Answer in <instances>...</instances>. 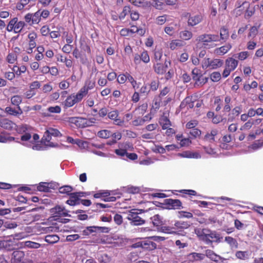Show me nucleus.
<instances>
[{
    "mask_svg": "<svg viewBox=\"0 0 263 263\" xmlns=\"http://www.w3.org/2000/svg\"><path fill=\"white\" fill-rule=\"evenodd\" d=\"M177 155L182 158H187L198 159L201 158V156L199 153L189 151H184L181 153H178Z\"/></svg>",
    "mask_w": 263,
    "mask_h": 263,
    "instance_id": "f3484780",
    "label": "nucleus"
},
{
    "mask_svg": "<svg viewBox=\"0 0 263 263\" xmlns=\"http://www.w3.org/2000/svg\"><path fill=\"white\" fill-rule=\"evenodd\" d=\"M51 140V136L49 134H47V131L46 130L42 138L41 142L45 146L50 147H54L58 145L57 143H53Z\"/></svg>",
    "mask_w": 263,
    "mask_h": 263,
    "instance_id": "4468645a",
    "label": "nucleus"
},
{
    "mask_svg": "<svg viewBox=\"0 0 263 263\" xmlns=\"http://www.w3.org/2000/svg\"><path fill=\"white\" fill-rule=\"evenodd\" d=\"M196 41L202 43L204 47L210 48L216 46L213 42L219 41L220 39L218 34H203L198 36Z\"/></svg>",
    "mask_w": 263,
    "mask_h": 263,
    "instance_id": "f03ea898",
    "label": "nucleus"
},
{
    "mask_svg": "<svg viewBox=\"0 0 263 263\" xmlns=\"http://www.w3.org/2000/svg\"><path fill=\"white\" fill-rule=\"evenodd\" d=\"M206 253L204 254L193 252L187 255V260L181 263H196V261L202 260L205 258Z\"/></svg>",
    "mask_w": 263,
    "mask_h": 263,
    "instance_id": "9d476101",
    "label": "nucleus"
},
{
    "mask_svg": "<svg viewBox=\"0 0 263 263\" xmlns=\"http://www.w3.org/2000/svg\"><path fill=\"white\" fill-rule=\"evenodd\" d=\"M128 74H121L117 77V81L120 84H124L127 80H128Z\"/></svg>",
    "mask_w": 263,
    "mask_h": 263,
    "instance_id": "69168bd1",
    "label": "nucleus"
},
{
    "mask_svg": "<svg viewBox=\"0 0 263 263\" xmlns=\"http://www.w3.org/2000/svg\"><path fill=\"white\" fill-rule=\"evenodd\" d=\"M17 55L14 52L9 53L6 58L7 61L10 64H13L16 61Z\"/></svg>",
    "mask_w": 263,
    "mask_h": 263,
    "instance_id": "09e8293b",
    "label": "nucleus"
},
{
    "mask_svg": "<svg viewBox=\"0 0 263 263\" xmlns=\"http://www.w3.org/2000/svg\"><path fill=\"white\" fill-rule=\"evenodd\" d=\"M136 210H132L127 214L126 218L129 220L132 226H139L143 224L145 221L139 216Z\"/></svg>",
    "mask_w": 263,
    "mask_h": 263,
    "instance_id": "0eeeda50",
    "label": "nucleus"
},
{
    "mask_svg": "<svg viewBox=\"0 0 263 263\" xmlns=\"http://www.w3.org/2000/svg\"><path fill=\"white\" fill-rule=\"evenodd\" d=\"M202 17L201 15H190L187 21L189 26H194L201 22Z\"/></svg>",
    "mask_w": 263,
    "mask_h": 263,
    "instance_id": "dca6fc26",
    "label": "nucleus"
},
{
    "mask_svg": "<svg viewBox=\"0 0 263 263\" xmlns=\"http://www.w3.org/2000/svg\"><path fill=\"white\" fill-rule=\"evenodd\" d=\"M185 45V43L182 40H174L170 42L169 47L172 50H175L177 48L183 47Z\"/></svg>",
    "mask_w": 263,
    "mask_h": 263,
    "instance_id": "412c9836",
    "label": "nucleus"
},
{
    "mask_svg": "<svg viewBox=\"0 0 263 263\" xmlns=\"http://www.w3.org/2000/svg\"><path fill=\"white\" fill-rule=\"evenodd\" d=\"M17 132L22 135L21 141L18 142L26 147H31L40 139L39 136L36 134H33L32 138L31 137L33 134L32 128L27 125H22L18 126Z\"/></svg>",
    "mask_w": 263,
    "mask_h": 263,
    "instance_id": "f257e3e1",
    "label": "nucleus"
},
{
    "mask_svg": "<svg viewBox=\"0 0 263 263\" xmlns=\"http://www.w3.org/2000/svg\"><path fill=\"white\" fill-rule=\"evenodd\" d=\"M140 60L145 63H147L150 61L149 55L146 51H143L140 54Z\"/></svg>",
    "mask_w": 263,
    "mask_h": 263,
    "instance_id": "bf43d9fd",
    "label": "nucleus"
},
{
    "mask_svg": "<svg viewBox=\"0 0 263 263\" xmlns=\"http://www.w3.org/2000/svg\"><path fill=\"white\" fill-rule=\"evenodd\" d=\"M210 79L213 82H218L221 79V74L219 72H213L211 74Z\"/></svg>",
    "mask_w": 263,
    "mask_h": 263,
    "instance_id": "4d7b16f0",
    "label": "nucleus"
},
{
    "mask_svg": "<svg viewBox=\"0 0 263 263\" xmlns=\"http://www.w3.org/2000/svg\"><path fill=\"white\" fill-rule=\"evenodd\" d=\"M108 118L113 121L114 124L119 126H124V120L119 116L118 110H115L109 112L107 114Z\"/></svg>",
    "mask_w": 263,
    "mask_h": 263,
    "instance_id": "1a4fd4ad",
    "label": "nucleus"
},
{
    "mask_svg": "<svg viewBox=\"0 0 263 263\" xmlns=\"http://www.w3.org/2000/svg\"><path fill=\"white\" fill-rule=\"evenodd\" d=\"M192 76L194 81L196 82L199 81L200 78L202 76V72L199 69L195 68L192 70Z\"/></svg>",
    "mask_w": 263,
    "mask_h": 263,
    "instance_id": "c9c22d12",
    "label": "nucleus"
},
{
    "mask_svg": "<svg viewBox=\"0 0 263 263\" xmlns=\"http://www.w3.org/2000/svg\"><path fill=\"white\" fill-rule=\"evenodd\" d=\"M237 60L233 58H229L226 60L225 68L222 73V77L224 78L228 77L231 72L234 70L238 65Z\"/></svg>",
    "mask_w": 263,
    "mask_h": 263,
    "instance_id": "423d86ee",
    "label": "nucleus"
},
{
    "mask_svg": "<svg viewBox=\"0 0 263 263\" xmlns=\"http://www.w3.org/2000/svg\"><path fill=\"white\" fill-rule=\"evenodd\" d=\"M203 149L206 153L213 157H216L217 155L216 150L214 148H213L211 147L204 146Z\"/></svg>",
    "mask_w": 263,
    "mask_h": 263,
    "instance_id": "13d9d810",
    "label": "nucleus"
},
{
    "mask_svg": "<svg viewBox=\"0 0 263 263\" xmlns=\"http://www.w3.org/2000/svg\"><path fill=\"white\" fill-rule=\"evenodd\" d=\"M232 48V46L230 44L225 45L219 48L215 49L214 53L219 55H222L227 53Z\"/></svg>",
    "mask_w": 263,
    "mask_h": 263,
    "instance_id": "6ab92c4d",
    "label": "nucleus"
},
{
    "mask_svg": "<svg viewBox=\"0 0 263 263\" xmlns=\"http://www.w3.org/2000/svg\"><path fill=\"white\" fill-rule=\"evenodd\" d=\"M224 241L229 245L231 249L238 248V242L235 238L230 236H227L224 238Z\"/></svg>",
    "mask_w": 263,
    "mask_h": 263,
    "instance_id": "bb28decb",
    "label": "nucleus"
},
{
    "mask_svg": "<svg viewBox=\"0 0 263 263\" xmlns=\"http://www.w3.org/2000/svg\"><path fill=\"white\" fill-rule=\"evenodd\" d=\"M47 110L51 113L59 114L61 111V108L58 105L50 106L47 108Z\"/></svg>",
    "mask_w": 263,
    "mask_h": 263,
    "instance_id": "338daca9",
    "label": "nucleus"
},
{
    "mask_svg": "<svg viewBox=\"0 0 263 263\" xmlns=\"http://www.w3.org/2000/svg\"><path fill=\"white\" fill-rule=\"evenodd\" d=\"M253 125V121L250 119L247 122H246L240 128V130H247L250 129Z\"/></svg>",
    "mask_w": 263,
    "mask_h": 263,
    "instance_id": "5fc2aeb1",
    "label": "nucleus"
},
{
    "mask_svg": "<svg viewBox=\"0 0 263 263\" xmlns=\"http://www.w3.org/2000/svg\"><path fill=\"white\" fill-rule=\"evenodd\" d=\"M82 126H90L96 123V119L95 118H91L88 120L83 118Z\"/></svg>",
    "mask_w": 263,
    "mask_h": 263,
    "instance_id": "49530a36",
    "label": "nucleus"
},
{
    "mask_svg": "<svg viewBox=\"0 0 263 263\" xmlns=\"http://www.w3.org/2000/svg\"><path fill=\"white\" fill-rule=\"evenodd\" d=\"M218 134V131L217 129H212L210 132H208L204 135L203 140L205 142L213 143L216 142V140L217 139Z\"/></svg>",
    "mask_w": 263,
    "mask_h": 263,
    "instance_id": "ddd939ff",
    "label": "nucleus"
},
{
    "mask_svg": "<svg viewBox=\"0 0 263 263\" xmlns=\"http://www.w3.org/2000/svg\"><path fill=\"white\" fill-rule=\"evenodd\" d=\"M177 24L176 23H171L164 28V32L170 36H172L175 32L176 27Z\"/></svg>",
    "mask_w": 263,
    "mask_h": 263,
    "instance_id": "393cba45",
    "label": "nucleus"
},
{
    "mask_svg": "<svg viewBox=\"0 0 263 263\" xmlns=\"http://www.w3.org/2000/svg\"><path fill=\"white\" fill-rule=\"evenodd\" d=\"M22 101V96L19 95H15L11 98V103L14 105L17 106V107L20 106L19 105L21 104Z\"/></svg>",
    "mask_w": 263,
    "mask_h": 263,
    "instance_id": "a19ab883",
    "label": "nucleus"
},
{
    "mask_svg": "<svg viewBox=\"0 0 263 263\" xmlns=\"http://www.w3.org/2000/svg\"><path fill=\"white\" fill-rule=\"evenodd\" d=\"M50 211L54 217L68 216V211L64 206L61 205H57L51 209Z\"/></svg>",
    "mask_w": 263,
    "mask_h": 263,
    "instance_id": "9b49d317",
    "label": "nucleus"
},
{
    "mask_svg": "<svg viewBox=\"0 0 263 263\" xmlns=\"http://www.w3.org/2000/svg\"><path fill=\"white\" fill-rule=\"evenodd\" d=\"M163 57L162 49H156L154 51V63L160 62Z\"/></svg>",
    "mask_w": 263,
    "mask_h": 263,
    "instance_id": "f704fd0d",
    "label": "nucleus"
},
{
    "mask_svg": "<svg viewBox=\"0 0 263 263\" xmlns=\"http://www.w3.org/2000/svg\"><path fill=\"white\" fill-rule=\"evenodd\" d=\"M72 190V188L69 185H64L59 188V191L61 194H69Z\"/></svg>",
    "mask_w": 263,
    "mask_h": 263,
    "instance_id": "8fccbe9b",
    "label": "nucleus"
},
{
    "mask_svg": "<svg viewBox=\"0 0 263 263\" xmlns=\"http://www.w3.org/2000/svg\"><path fill=\"white\" fill-rule=\"evenodd\" d=\"M58 30L52 31L50 32V37L52 39H55L60 36V32L62 30H64V28L62 26H58L57 27Z\"/></svg>",
    "mask_w": 263,
    "mask_h": 263,
    "instance_id": "de8ad7c7",
    "label": "nucleus"
},
{
    "mask_svg": "<svg viewBox=\"0 0 263 263\" xmlns=\"http://www.w3.org/2000/svg\"><path fill=\"white\" fill-rule=\"evenodd\" d=\"M111 132L108 130L104 129L98 132L97 136L99 137L106 139L110 137Z\"/></svg>",
    "mask_w": 263,
    "mask_h": 263,
    "instance_id": "ea45409f",
    "label": "nucleus"
},
{
    "mask_svg": "<svg viewBox=\"0 0 263 263\" xmlns=\"http://www.w3.org/2000/svg\"><path fill=\"white\" fill-rule=\"evenodd\" d=\"M83 118L80 117H70L68 119L69 123L74 124L77 126H82Z\"/></svg>",
    "mask_w": 263,
    "mask_h": 263,
    "instance_id": "2f4dec72",
    "label": "nucleus"
},
{
    "mask_svg": "<svg viewBox=\"0 0 263 263\" xmlns=\"http://www.w3.org/2000/svg\"><path fill=\"white\" fill-rule=\"evenodd\" d=\"M206 256L217 263H227V259L215 254L211 250H206Z\"/></svg>",
    "mask_w": 263,
    "mask_h": 263,
    "instance_id": "f8f14e48",
    "label": "nucleus"
},
{
    "mask_svg": "<svg viewBox=\"0 0 263 263\" xmlns=\"http://www.w3.org/2000/svg\"><path fill=\"white\" fill-rule=\"evenodd\" d=\"M158 230L159 231L166 234H173L176 232L175 228L163 226L162 224L158 228Z\"/></svg>",
    "mask_w": 263,
    "mask_h": 263,
    "instance_id": "a878e982",
    "label": "nucleus"
},
{
    "mask_svg": "<svg viewBox=\"0 0 263 263\" xmlns=\"http://www.w3.org/2000/svg\"><path fill=\"white\" fill-rule=\"evenodd\" d=\"M13 70L15 72V74L19 76L26 72L27 68L24 65H22L20 67L15 66H14Z\"/></svg>",
    "mask_w": 263,
    "mask_h": 263,
    "instance_id": "e433bc0d",
    "label": "nucleus"
},
{
    "mask_svg": "<svg viewBox=\"0 0 263 263\" xmlns=\"http://www.w3.org/2000/svg\"><path fill=\"white\" fill-rule=\"evenodd\" d=\"M41 86V84L39 81H35L29 84V87L37 92V89L40 88Z\"/></svg>",
    "mask_w": 263,
    "mask_h": 263,
    "instance_id": "0e129e2a",
    "label": "nucleus"
},
{
    "mask_svg": "<svg viewBox=\"0 0 263 263\" xmlns=\"http://www.w3.org/2000/svg\"><path fill=\"white\" fill-rule=\"evenodd\" d=\"M26 25L25 22L22 21H18L16 17L11 18L6 27V30L8 32L13 31L15 33H18L22 31Z\"/></svg>",
    "mask_w": 263,
    "mask_h": 263,
    "instance_id": "7ed1b4c3",
    "label": "nucleus"
},
{
    "mask_svg": "<svg viewBox=\"0 0 263 263\" xmlns=\"http://www.w3.org/2000/svg\"><path fill=\"white\" fill-rule=\"evenodd\" d=\"M263 146V140H258L254 142L249 147V151L252 152V151H256Z\"/></svg>",
    "mask_w": 263,
    "mask_h": 263,
    "instance_id": "cd10ccee",
    "label": "nucleus"
},
{
    "mask_svg": "<svg viewBox=\"0 0 263 263\" xmlns=\"http://www.w3.org/2000/svg\"><path fill=\"white\" fill-rule=\"evenodd\" d=\"M98 259L101 263H108L110 261L109 257L106 254L101 255Z\"/></svg>",
    "mask_w": 263,
    "mask_h": 263,
    "instance_id": "774afa93",
    "label": "nucleus"
},
{
    "mask_svg": "<svg viewBox=\"0 0 263 263\" xmlns=\"http://www.w3.org/2000/svg\"><path fill=\"white\" fill-rule=\"evenodd\" d=\"M250 253L248 251H237L235 253L236 257L240 259L245 260L249 257Z\"/></svg>",
    "mask_w": 263,
    "mask_h": 263,
    "instance_id": "7c9ffc66",
    "label": "nucleus"
},
{
    "mask_svg": "<svg viewBox=\"0 0 263 263\" xmlns=\"http://www.w3.org/2000/svg\"><path fill=\"white\" fill-rule=\"evenodd\" d=\"M5 111L8 114L15 116L21 115L23 113L22 110L20 106L17 107L16 109L11 107H6Z\"/></svg>",
    "mask_w": 263,
    "mask_h": 263,
    "instance_id": "5701e85b",
    "label": "nucleus"
},
{
    "mask_svg": "<svg viewBox=\"0 0 263 263\" xmlns=\"http://www.w3.org/2000/svg\"><path fill=\"white\" fill-rule=\"evenodd\" d=\"M47 134H49L50 136L54 137H61L62 136V134L61 133L55 128H49L47 129Z\"/></svg>",
    "mask_w": 263,
    "mask_h": 263,
    "instance_id": "a18cd8bd",
    "label": "nucleus"
},
{
    "mask_svg": "<svg viewBox=\"0 0 263 263\" xmlns=\"http://www.w3.org/2000/svg\"><path fill=\"white\" fill-rule=\"evenodd\" d=\"M37 38V34L35 32L32 31L30 32L28 35V39L29 41V46L31 48H34L36 45L35 40Z\"/></svg>",
    "mask_w": 263,
    "mask_h": 263,
    "instance_id": "4be33fe9",
    "label": "nucleus"
},
{
    "mask_svg": "<svg viewBox=\"0 0 263 263\" xmlns=\"http://www.w3.org/2000/svg\"><path fill=\"white\" fill-rule=\"evenodd\" d=\"M171 61L165 60L164 63L160 62L154 63L153 68L154 71L159 75L164 74L167 70L168 65H171Z\"/></svg>",
    "mask_w": 263,
    "mask_h": 263,
    "instance_id": "6e6552de",
    "label": "nucleus"
},
{
    "mask_svg": "<svg viewBox=\"0 0 263 263\" xmlns=\"http://www.w3.org/2000/svg\"><path fill=\"white\" fill-rule=\"evenodd\" d=\"M85 89L79 92L74 95L69 96L66 100L63 102L62 104L65 108H67L73 106L75 104L80 102L83 98V95L85 93Z\"/></svg>",
    "mask_w": 263,
    "mask_h": 263,
    "instance_id": "20e7f679",
    "label": "nucleus"
},
{
    "mask_svg": "<svg viewBox=\"0 0 263 263\" xmlns=\"http://www.w3.org/2000/svg\"><path fill=\"white\" fill-rule=\"evenodd\" d=\"M97 232V226L87 227L85 230L83 231V234L87 236L93 232Z\"/></svg>",
    "mask_w": 263,
    "mask_h": 263,
    "instance_id": "37998d69",
    "label": "nucleus"
},
{
    "mask_svg": "<svg viewBox=\"0 0 263 263\" xmlns=\"http://www.w3.org/2000/svg\"><path fill=\"white\" fill-rule=\"evenodd\" d=\"M195 101L192 100L191 97H186L183 101L181 103V107H185L186 106L187 108H192L194 106Z\"/></svg>",
    "mask_w": 263,
    "mask_h": 263,
    "instance_id": "b1692460",
    "label": "nucleus"
},
{
    "mask_svg": "<svg viewBox=\"0 0 263 263\" xmlns=\"http://www.w3.org/2000/svg\"><path fill=\"white\" fill-rule=\"evenodd\" d=\"M168 209H178L181 205V202L178 199H166L164 200Z\"/></svg>",
    "mask_w": 263,
    "mask_h": 263,
    "instance_id": "2eb2a0df",
    "label": "nucleus"
},
{
    "mask_svg": "<svg viewBox=\"0 0 263 263\" xmlns=\"http://www.w3.org/2000/svg\"><path fill=\"white\" fill-rule=\"evenodd\" d=\"M174 225L178 229H186L190 227V224L186 221H178Z\"/></svg>",
    "mask_w": 263,
    "mask_h": 263,
    "instance_id": "4c0bfd02",
    "label": "nucleus"
},
{
    "mask_svg": "<svg viewBox=\"0 0 263 263\" xmlns=\"http://www.w3.org/2000/svg\"><path fill=\"white\" fill-rule=\"evenodd\" d=\"M179 36L183 40H189L192 37L193 33L190 31L184 30L179 33Z\"/></svg>",
    "mask_w": 263,
    "mask_h": 263,
    "instance_id": "c756f323",
    "label": "nucleus"
},
{
    "mask_svg": "<svg viewBox=\"0 0 263 263\" xmlns=\"http://www.w3.org/2000/svg\"><path fill=\"white\" fill-rule=\"evenodd\" d=\"M223 64V60L219 59L204 58L201 62L203 69H216L221 67Z\"/></svg>",
    "mask_w": 263,
    "mask_h": 263,
    "instance_id": "39448f33",
    "label": "nucleus"
},
{
    "mask_svg": "<svg viewBox=\"0 0 263 263\" xmlns=\"http://www.w3.org/2000/svg\"><path fill=\"white\" fill-rule=\"evenodd\" d=\"M84 193L83 192H76L70 194V198L73 199L76 202L77 204H79L80 202V197L84 196Z\"/></svg>",
    "mask_w": 263,
    "mask_h": 263,
    "instance_id": "473e14b6",
    "label": "nucleus"
},
{
    "mask_svg": "<svg viewBox=\"0 0 263 263\" xmlns=\"http://www.w3.org/2000/svg\"><path fill=\"white\" fill-rule=\"evenodd\" d=\"M24 256V252L20 250L14 251L12 253V258L17 261H21Z\"/></svg>",
    "mask_w": 263,
    "mask_h": 263,
    "instance_id": "72a5a7b5",
    "label": "nucleus"
},
{
    "mask_svg": "<svg viewBox=\"0 0 263 263\" xmlns=\"http://www.w3.org/2000/svg\"><path fill=\"white\" fill-rule=\"evenodd\" d=\"M36 94V91L30 88L26 90L24 93V96L27 99H30Z\"/></svg>",
    "mask_w": 263,
    "mask_h": 263,
    "instance_id": "e2e57ef3",
    "label": "nucleus"
},
{
    "mask_svg": "<svg viewBox=\"0 0 263 263\" xmlns=\"http://www.w3.org/2000/svg\"><path fill=\"white\" fill-rule=\"evenodd\" d=\"M59 239V237L57 235H48L45 238V241L51 244L57 242Z\"/></svg>",
    "mask_w": 263,
    "mask_h": 263,
    "instance_id": "c85d7f7f",
    "label": "nucleus"
},
{
    "mask_svg": "<svg viewBox=\"0 0 263 263\" xmlns=\"http://www.w3.org/2000/svg\"><path fill=\"white\" fill-rule=\"evenodd\" d=\"M32 14V25L33 24H38L41 20V17L40 14V10L37 11L36 12Z\"/></svg>",
    "mask_w": 263,
    "mask_h": 263,
    "instance_id": "58836bf2",
    "label": "nucleus"
},
{
    "mask_svg": "<svg viewBox=\"0 0 263 263\" xmlns=\"http://www.w3.org/2000/svg\"><path fill=\"white\" fill-rule=\"evenodd\" d=\"M25 246L29 248L38 249L40 247L41 245L39 243L31 241H27L25 242Z\"/></svg>",
    "mask_w": 263,
    "mask_h": 263,
    "instance_id": "864d4df0",
    "label": "nucleus"
},
{
    "mask_svg": "<svg viewBox=\"0 0 263 263\" xmlns=\"http://www.w3.org/2000/svg\"><path fill=\"white\" fill-rule=\"evenodd\" d=\"M161 103V98L160 97H155L153 101V103L152 105V107L157 110L158 109L160 106V104Z\"/></svg>",
    "mask_w": 263,
    "mask_h": 263,
    "instance_id": "052dcab7",
    "label": "nucleus"
},
{
    "mask_svg": "<svg viewBox=\"0 0 263 263\" xmlns=\"http://www.w3.org/2000/svg\"><path fill=\"white\" fill-rule=\"evenodd\" d=\"M15 140V138L13 137L6 136L0 134V142L7 143L8 142H11Z\"/></svg>",
    "mask_w": 263,
    "mask_h": 263,
    "instance_id": "680f3d73",
    "label": "nucleus"
},
{
    "mask_svg": "<svg viewBox=\"0 0 263 263\" xmlns=\"http://www.w3.org/2000/svg\"><path fill=\"white\" fill-rule=\"evenodd\" d=\"M152 220L153 224L158 228L161 226L162 224V220L160 216L159 215H155L152 217Z\"/></svg>",
    "mask_w": 263,
    "mask_h": 263,
    "instance_id": "79ce46f5",
    "label": "nucleus"
},
{
    "mask_svg": "<svg viewBox=\"0 0 263 263\" xmlns=\"http://www.w3.org/2000/svg\"><path fill=\"white\" fill-rule=\"evenodd\" d=\"M130 12V8L128 6H125L123 7L122 11L120 13L119 18L120 20H123L125 18V16Z\"/></svg>",
    "mask_w": 263,
    "mask_h": 263,
    "instance_id": "c03bdc74",
    "label": "nucleus"
},
{
    "mask_svg": "<svg viewBox=\"0 0 263 263\" xmlns=\"http://www.w3.org/2000/svg\"><path fill=\"white\" fill-rule=\"evenodd\" d=\"M0 125L3 128L11 130L16 127L15 124L8 119H3L0 122Z\"/></svg>",
    "mask_w": 263,
    "mask_h": 263,
    "instance_id": "aec40b11",
    "label": "nucleus"
},
{
    "mask_svg": "<svg viewBox=\"0 0 263 263\" xmlns=\"http://www.w3.org/2000/svg\"><path fill=\"white\" fill-rule=\"evenodd\" d=\"M229 32L227 28L223 27L220 30V37L219 39L220 40H226L228 37Z\"/></svg>",
    "mask_w": 263,
    "mask_h": 263,
    "instance_id": "6e6d98bb",
    "label": "nucleus"
},
{
    "mask_svg": "<svg viewBox=\"0 0 263 263\" xmlns=\"http://www.w3.org/2000/svg\"><path fill=\"white\" fill-rule=\"evenodd\" d=\"M167 16L166 15L159 16L156 19V23L159 25L164 24L168 20Z\"/></svg>",
    "mask_w": 263,
    "mask_h": 263,
    "instance_id": "3c124183",
    "label": "nucleus"
},
{
    "mask_svg": "<svg viewBox=\"0 0 263 263\" xmlns=\"http://www.w3.org/2000/svg\"><path fill=\"white\" fill-rule=\"evenodd\" d=\"M37 188L39 191L48 192L49 188V184L46 182H41Z\"/></svg>",
    "mask_w": 263,
    "mask_h": 263,
    "instance_id": "603ef678",
    "label": "nucleus"
},
{
    "mask_svg": "<svg viewBox=\"0 0 263 263\" xmlns=\"http://www.w3.org/2000/svg\"><path fill=\"white\" fill-rule=\"evenodd\" d=\"M159 123L163 129H166L171 126V122L165 114L160 118Z\"/></svg>",
    "mask_w": 263,
    "mask_h": 263,
    "instance_id": "a211bd4d",
    "label": "nucleus"
}]
</instances>
